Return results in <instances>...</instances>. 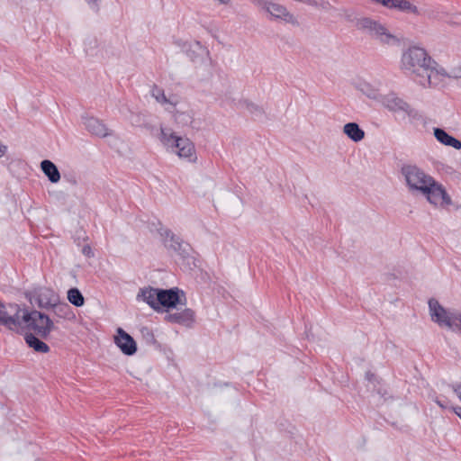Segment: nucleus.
Segmentation results:
<instances>
[{
  "instance_id": "1",
  "label": "nucleus",
  "mask_w": 461,
  "mask_h": 461,
  "mask_svg": "<svg viewBox=\"0 0 461 461\" xmlns=\"http://www.w3.org/2000/svg\"><path fill=\"white\" fill-rule=\"evenodd\" d=\"M401 69L423 87L436 86L443 78L450 77L443 67L420 47H411L402 52Z\"/></svg>"
},
{
  "instance_id": "2",
  "label": "nucleus",
  "mask_w": 461,
  "mask_h": 461,
  "mask_svg": "<svg viewBox=\"0 0 461 461\" xmlns=\"http://www.w3.org/2000/svg\"><path fill=\"white\" fill-rule=\"evenodd\" d=\"M160 141L168 152L176 154L188 162L196 160L195 149L187 138L179 137L169 130L161 129Z\"/></svg>"
},
{
  "instance_id": "3",
  "label": "nucleus",
  "mask_w": 461,
  "mask_h": 461,
  "mask_svg": "<svg viewBox=\"0 0 461 461\" xmlns=\"http://www.w3.org/2000/svg\"><path fill=\"white\" fill-rule=\"evenodd\" d=\"M429 308L431 320L439 327L461 332V313L458 311L446 309L435 299L429 301Z\"/></svg>"
},
{
  "instance_id": "4",
  "label": "nucleus",
  "mask_w": 461,
  "mask_h": 461,
  "mask_svg": "<svg viewBox=\"0 0 461 461\" xmlns=\"http://www.w3.org/2000/svg\"><path fill=\"white\" fill-rule=\"evenodd\" d=\"M20 321H22V327L18 332L23 330V324L32 329L42 338H47L51 330H54V323L49 316L38 311L28 312L25 310H22Z\"/></svg>"
},
{
  "instance_id": "5",
  "label": "nucleus",
  "mask_w": 461,
  "mask_h": 461,
  "mask_svg": "<svg viewBox=\"0 0 461 461\" xmlns=\"http://www.w3.org/2000/svg\"><path fill=\"white\" fill-rule=\"evenodd\" d=\"M357 26L359 30L368 33L372 39L375 40L380 44L393 46L399 43L398 38L377 21L370 18H361L357 21Z\"/></svg>"
},
{
  "instance_id": "6",
  "label": "nucleus",
  "mask_w": 461,
  "mask_h": 461,
  "mask_svg": "<svg viewBox=\"0 0 461 461\" xmlns=\"http://www.w3.org/2000/svg\"><path fill=\"white\" fill-rule=\"evenodd\" d=\"M252 4L261 13L266 14L270 19L283 21L296 25L298 21L286 6L272 0H252Z\"/></svg>"
},
{
  "instance_id": "7",
  "label": "nucleus",
  "mask_w": 461,
  "mask_h": 461,
  "mask_svg": "<svg viewBox=\"0 0 461 461\" xmlns=\"http://www.w3.org/2000/svg\"><path fill=\"white\" fill-rule=\"evenodd\" d=\"M418 194L424 196L427 202L435 207H447L452 204V199L445 186L433 176L429 178Z\"/></svg>"
},
{
  "instance_id": "8",
  "label": "nucleus",
  "mask_w": 461,
  "mask_h": 461,
  "mask_svg": "<svg viewBox=\"0 0 461 461\" xmlns=\"http://www.w3.org/2000/svg\"><path fill=\"white\" fill-rule=\"evenodd\" d=\"M401 174L404 179L409 193L418 194L420 189L432 176L416 165L408 164L401 167Z\"/></svg>"
},
{
  "instance_id": "9",
  "label": "nucleus",
  "mask_w": 461,
  "mask_h": 461,
  "mask_svg": "<svg viewBox=\"0 0 461 461\" xmlns=\"http://www.w3.org/2000/svg\"><path fill=\"white\" fill-rule=\"evenodd\" d=\"M18 304H5L0 301V325L11 331L18 332L22 327Z\"/></svg>"
},
{
  "instance_id": "10",
  "label": "nucleus",
  "mask_w": 461,
  "mask_h": 461,
  "mask_svg": "<svg viewBox=\"0 0 461 461\" xmlns=\"http://www.w3.org/2000/svg\"><path fill=\"white\" fill-rule=\"evenodd\" d=\"M378 102L392 113H403L412 118L418 116V112L394 93L382 95Z\"/></svg>"
},
{
  "instance_id": "11",
  "label": "nucleus",
  "mask_w": 461,
  "mask_h": 461,
  "mask_svg": "<svg viewBox=\"0 0 461 461\" xmlns=\"http://www.w3.org/2000/svg\"><path fill=\"white\" fill-rule=\"evenodd\" d=\"M353 86L357 91L371 100L378 102L382 96V83L379 80L371 82L364 79H358L354 82Z\"/></svg>"
},
{
  "instance_id": "12",
  "label": "nucleus",
  "mask_w": 461,
  "mask_h": 461,
  "mask_svg": "<svg viewBox=\"0 0 461 461\" xmlns=\"http://www.w3.org/2000/svg\"><path fill=\"white\" fill-rule=\"evenodd\" d=\"M114 344L126 356H132L137 351V344L133 338L123 329L118 328L113 338Z\"/></svg>"
},
{
  "instance_id": "13",
  "label": "nucleus",
  "mask_w": 461,
  "mask_h": 461,
  "mask_svg": "<svg viewBox=\"0 0 461 461\" xmlns=\"http://www.w3.org/2000/svg\"><path fill=\"white\" fill-rule=\"evenodd\" d=\"M83 124L86 130L95 137L105 138L112 135V131H110L105 123L98 118L88 116L83 117Z\"/></svg>"
},
{
  "instance_id": "14",
  "label": "nucleus",
  "mask_w": 461,
  "mask_h": 461,
  "mask_svg": "<svg viewBox=\"0 0 461 461\" xmlns=\"http://www.w3.org/2000/svg\"><path fill=\"white\" fill-rule=\"evenodd\" d=\"M34 296L38 305L41 308L56 306V303H59L58 294L53 290L47 287L37 289L34 293Z\"/></svg>"
},
{
  "instance_id": "15",
  "label": "nucleus",
  "mask_w": 461,
  "mask_h": 461,
  "mask_svg": "<svg viewBox=\"0 0 461 461\" xmlns=\"http://www.w3.org/2000/svg\"><path fill=\"white\" fill-rule=\"evenodd\" d=\"M166 319L173 323L191 327L194 322V312L189 308H185L182 311L168 313Z\"/></svg>"
},
{
  "instance_id": "16",
  "label": "nucleus",
  "mask_w": 461,
  "mask_h": 461,
  "mask_svg": "<svg viewBox=\"0 0 461 461\" xmlns=\"http://www.w3.org/2000/svg\"><path fill=\"white\" fill-rule=\"evenodd\" d=\"M151 95L158 103L162 104L167 111L174 113V109L178 104V98L176 96L167 97L164 91L158 86L152 88Z\"/></svg>"
},
{
  "instance_id": "17",
  "label": "nucleus",
  "mask_w": 461,
  "mask_h": 461,
  "mask_svg": "<svg viewBox=\"0 0 461 461\" xmlns=\"http://www.w3.org/2000/svg\"><path fill=\"white\" fill-rule=\"evenodd\" d=\"M164 244L174 251L183 255L185 252L182 240L175 235L170 230H162L160 232Z\"/></svg>"
},
{
  "instance_id": "18",
  "label": "nucleus",
  "mask_w": 461,
  "mask_h": 461,
  "mask_svg": "<svg viewBox=\"0 0 461 461\" xmlns=\"http://www.w3.org/2000/svg\"><path fill=\"white\" fill-rule=\"evenodd\" d=\"M158 308L164 306L167 308H174L179 301L178 289L162 290L159 292Z\"/></svg>"
},
{
  "instance_id": "19",
  "label": "nucleus",
  "mask_w": 461,
  "mask_h": 461,
  "mask_svg": "<svg viewBox=\"0 0 461 461\" xmlns=\"http://www.w3.org/2000/svg\"><path fill=\"white\" fill-rule=\"evenodd\" d=\"M159 292L160 289H155L151 287L144 288L141 289L139 293L138 299L141 298L150 307L157 310L158 309Z\"/></svg>"
},
{
  "instance_id": "20",
  "label": "nucleus",
  "mask_w": 461,
  "mask_h": 461,
  "mask_svg": "<svg viewBox=\"0 0 461 461\" xmlns=\"http://www.w3.org/2000/svg\"><path fill=\"white\" fill-rule=\"evenodd\" d=\"M434 136L438 141L443 145L452 147L456 149H461V141L453 136L447 133L444 130L436 128L434 129Z\"/></svg>"
},
{
  "instance_id": "21",
  "label": "nucleus",
  "mask_w": 461,
  "mask_h": 461,
  "mask_svg": "<svg viewBox=\"0 0 461 461\" xmlns=\"http://www.w3.org/2000/svg\"><path fill=\"white\" fill-rule=\"evenodd\" d=\"M343 133L354 142H359L365 138V131L356 122L346 123Z\"/></svg>"
},
{
  "instance_id": "22",
  "label": "nucleus",
  "mask_w": 461,
  "mask_h": 461,
  "mask_svg": "<svg viewBox=\"0 0 461 461\" xmlns=\"http://www.w3.org/2000/svg\"><path fill=\"white\" fill-rule=\"evenodd\" d=\"M41 168L51 183H58L59 181L60 174L53 162L47 159L43 160L41 163Z\"/></svg>"
},
{
  "instance_id": "23",
  "label": "nucleus",
  "mask_w": 461,
  "mask_h": 461,
  "mask_svg": "<svg viewBox=\"0 0 461 461\" xmlns=\"http://www.w3.org/2000/svg\"><path fill=\"white\" fill-rule=\"evenodd\" d=\"M25 340L29 347L37 352L48 353L50 351V347L32 334L26 335Z\"/></svg>"
},
{
  "instance_id": "24",
  "label": "nucleus",
  "mask_w": 461,
  "mask_h": 461,
  "mask_svg": "<svg viewBox=\"0 0 461 461\" xmlns=\"http://www.w3.org/2000/svg\"><path fill=\"white\" fill-rule=\"evenodd\" d=\"M68 300L70 303L77 307L82 306L85 303L82 294L77 288H71L68 290Z\"/></svg>"
},
{
  "instance_id": "25",
  "label": "nucleus",
  "mask_w": 461,
  "mask_h": 461,
  "mask_svg": "<svg viewBox=\"0 0 461 461\" xmlns=\"http://www.w3.org/2000/svg\"><path fill=\"white\" fill-rule=\"evenodd\" d=\"M175 120L177 123L187 125L191 122L192 116L189 113L176 112L174 114Z\"/></svg>"
},
{
  "instance_id": "26",
  "label": "nucleus",
  "mask_w": 461,
  "mask_h": 461,
  "mask_svg": "<svg viewBox=\"0 0 461 461\" xmlns=\"http://www.w3.org/2000/svg\"><path fill=\"white\" fill-rule=\"evenodd\" d=\"M55 309L56 313L59 316H65L67 312L69 310V306L67 303H56V306H52Z\"/></svg>"
},
{
  "instance_id": "27",
  "label": "nucleus",
  "mask_w": 461,
  "mask_h": 461,
  "mask_svg": "<svg viewBox=\"0 0 461 461\" xmlns=\"http://www.w3.org/2000/svg\"><path fill=\"white\" fill-rule=\"evenodd\" d=\"M434 402L441 408V409H451L450 402L447 399L440 398V397H435Z\"/></svg>"
},
{
  "instance_id": "28",
  "label": "nucleus",
  "mask_w": 461,
  "mask_h": 461,
  "mask_svg": "<svg viewBox=\"0 0 461 461\" xmlns=\"http://www.w3.org/2000/svg\"><path fill=\"white\" fill-rule=\"evenodd\" d=\"M192 47L194 49L195 51H198L199 53H203L206 51L205 48L201 44L200 41H194L192 44Z\"/></svg>"
},
{
  "instance_id": "29",
  "label": "nucleus",
  "mask_w": 461,
  "mask_h": 461,
  "mask_svg": "<svg viewBox=\"0 0 461 461\" xmlns=\"http://www.w3.org/2000/svg\"><path fill=\"white\" fill-rule=\"evenodd\" d=\"M85 1L90 6V8L95 9L96 11L99 10V2H100V0H85Z\"/></svg>"
},
{
  "instance_id": "30",
  "label": "nucleus",
  "mask_w": 461,
  "mask_h": 461,
  "mask_svg": "<svg viewBox=\"0 0 461 461\" xmlns=\"http://www.w3.org/2000/svg\"><path fill=\"white\" fill-rule=\"evenodd\" d=\"M453 390L456 396L458 397L459 401L461 402V384H456L453 386Z\"/></svg>"
},
{
  "instance_id": "31",
  "label": "nucleus",
  "mask_w": 461,
  "mask_h": 461,
  "mask_svg": "<svg viewBox=\"0 0 461 461\" xmlns=\"http://www.w3.org/2000/svg\"><path fill=\"white\" fill-rule=\"evenodd\" d=\"M82 252L86 255L87 257L93 256L92 249L89 246H85L82 249Z\"/></svg>"
},
{
  "instance_id": "32",
  "label": "nucleus",
  "mask_w": 461,
  "mask_h": 461,
  "mask_svg": "<svg viewBox=\"0 0 461 461\" xmlns=\"http://www.w3.org/2000/svg\"><path fill=\"white\" fill-rule=\"evenodd\" d=\"M248 109L251 113H255V112L260 113L261 112V110L257 105L252 104L248 105Z\"/></svg>"
},
{
  "instance_id": "33",
  "label": "nucleus",
  "mask_w": 461,
  "mask_h": 461,
  "mask_svg": "<svg viewBox=\"0 0 461 461\" xmlns=\"http://www.w3.org/2000/svg\"><path fill=\"white\" fill-rule=\"evenodd\" d=\"M6 150L7 147L2 142H0V158H2L5 154Z\"/></svg>"
},
{
  "instance_id": "34",
  "label": "nucleus",
  "mask_w": 461,
  "mask_h": 461,
  "mask_svg": "<svg viewBox=\"0 0 461 461\" xmlns=\"http://www.w3.org/2000/svg\"><path fill=\"white\" fill-rule=\"evenodd\" d=\"M451 410L461 419V407L460 406H456V407H451Z\"/></svg>"
},
{
  "instance_id": "35",
  "label": "nucleus",
  "mask_w": 461,
  "mask_h": 461,
  "mask_svg": "<svg viewBox=\"0 0 461 461\" xmlns=\"http://www.w3.org/2000/svg\"><path fill=\"white\" fill-rule=\"evenodd\" d=\"M217 1L222 5H229L230 3V0H217Z\"/></svg>"
},
{
  "instance_id": "36",
  "label": "nucleus",
  "mask_w": 461,
  "mask_h": 461,
  "mask_svg": "<svg viewBox=\"0 0 461 461\" xmlns=\"http://www.w3.org/2000/svg\"><path fill=\"white\" fill-rule=\"evenodd\" d=\"M366 376H367L368 380H371V378H372L374 375H373L366 374Z\"/></svg>"
}]
</instances>
